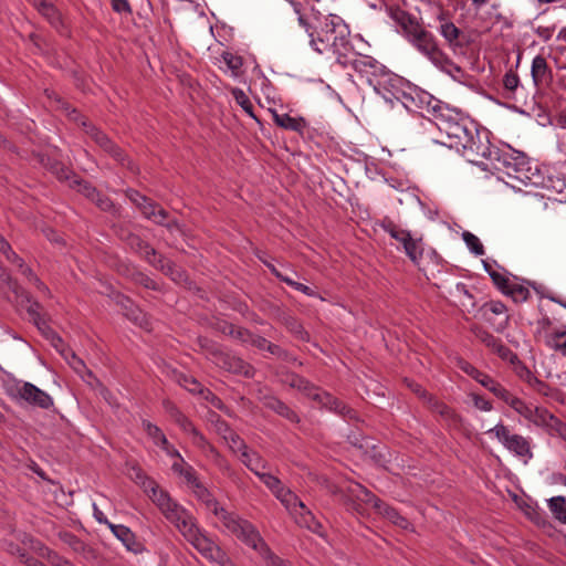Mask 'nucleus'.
Returning <instances> with one entry per match:
<instances>
[{"label": "nucleus", "mask_w": 566, "mask_h": 566, "mask_svg": "<svg viewBox=\"0 0 566 566\" xmlns=\"http://www.w3.org/2000/svg\"><path fill=\"white\" fill-rule=\"evenodd\" d=\"M193 489L198 500L203 502L206 506L211 510L216 516H218L223 526L239 539L244 535V533H251L252 524L249 521L239 517L234 513H230L226 509L221 507L218 501L212 497L208 489L205 488L201 482L195 485Z\"/></svg>", "instance_id": "20e7f679"}, {"label": "nucleus", "mask_w": 566, "mask_h": 566, "mask_svg": "<svg viewBox=\"0 0 566 566\" xmlns=\"http://www.w3.org/2000/svg\"><path fill=\"white\" fill-rule=\"evenodd\" d=\"M390 17L402 28L408 38L420 27L415 17L400 8L391 9Z\"/></svg>", "instance_id": "f704fd0d"}, {"label": "nucleus", "mask_w": 566, "mask_h": 566, "mask_svg": "<svg viewBox=\"0 0 566 566\" xmlns=\"http://www.w3.org/2000/svg\"><path fill=\"white\" fill-rule=\"evenodd\" d=\"M511 408H513L518 415L530 421L535 407L516 397L515 400L511 401Z\"/></svg>", "instance_id": "338daca9"}, {"label": "nucleus", "mask_w": 566, "mask_h": 566, "mask_svg": "<svg viewBox=\"0 0 566 566\" xmlns=\"http://www.w3.org/2000/svg\"><path fill=\"white\" fill-rule=\"evenodd\" d=\"M502 82L504 90L511 95L514 94V92L518 87L520 77L515 72L510 70L504 74Z\"/></svg>", "instance_id": "774afa93"}, {"label": "nucleus", "mask_w": 566, "mask_h": 566, "mask_svg": "<svg viewBox=\"0 0 566 566\" xmlns=\"http://www.w3.org/2000/svg\"><path fill=\"white\" fill-rule=\"evenodd\" d=\"M57 537L61 542L70 546L74 553L82 555L85 559L96 558L95 551L72 532L60 531Z\"/></svg>", "instance_id": "cd10ccee"}, {"label": "nucleus", "mask_w": 566, "mask_h": 566, "mask_svg": "<svg viewBox=\"0 0 566 566\" xmlns=\"http://www.w3.org/2000/svg\"><path fill=\"white\" fill-rule=\"evenodd\" d=\"M402 86L403 78L386 67L373 88L384 97H387V94H390L398 98V94L402 92Z\"/></svg>", "instance_id": "aec40b11"}, {"label": "nucleus", "mask_w": 566, "mask_h": 566, "mask_svg": "<svg viewBox=\"0 0 566 566\" xmlns=\"http://www.w3.org/2000/svg\"><path fill=\"white\" fill-rule=\"evenodd\" d=\"M462 369L465 374H468L470 377H472L474 380H476L479 384H481L486 389H489L491 386L494 385L495 379H493L491 376L486 375L485 373L476 369L474 366H472L469 363H465V365L462 367Z\"/></svg>", "instance_id": "864d4df0"}, {"label": "nucleus", "mask_w": 566, "mask_h": 566, "mask_svg": "<svg viewBox=\"0 0 566 566\" xmlns=\"http://www.w3.org/2000/svg\"><path fill=\"white\" fill-rule=\"evenodd\" d=\"M241 461L256 476L260 478V475L262 473H264L262 470L265 469L266 462L256 452H252V453H250L249 451L242 452Z\"/></svg>", "instance_id": "a19ab883"}, {"label": "nucleus", "mask_w": 566, "mask_h": 566, "mask_svg": "<svg viewBox=\"0 0 566 566\" xmlns=\"http://www.w3.org/2000/svg\"><path fill=\"white\" fill-rule=\"evenodd\" d=\"M548 507L557 521L566 524V499L564 496L559 495L549 499Z\"/></svg>", "instance_id": "8fccbe9b"}, {"label": "nucleus", "mask_w": 566, "mask_h": 566, "mask_svg": "<svg viewBox=\"0 0 566 566\" xmlns=\"http://www.w3.org/2000/svg\"><path fill=\"white\" fill-rule=\"evenodd\" d=\"M298 15V23L305 29V31L308 33V36L311 38V34L314 33V36H316L317 30H318V22H316L315 18H319L315 13H312L311 15L303 14L302 10L300 11Z\"/></svg>", "instance_id": "680f3d73"}, {"label": "nucleus", "mask_w": 566, "mask_h": 566, "mask_svg": "<svg viewBox=\"0 0 566 566\" xmlns=\"http://www.w3.org/2000/svg\"><path fill=\"white\" fill-rule=\"evenodd\" d=\"M275 375L279 377V381L282 385H287L291 388L297 389L298 391L306 395L308 398L314 395L316 387L313 382L300 376L293 371H290L285 367L277 368Z\"/></svg>", "instance_id": "6ab92c4d"}, {"label": "nucleus", "mask_w": 566, "mask_h": 566, "mask_svg": "<svg viewBox=\"0 0 566 566\" xmlns=\"http://www.w3.org/2000/svg\"><path fill=\"white\" fill-rule=\"evenodd\" d=\"M462 239L473 254H475V255L484 254V247L476 235H474L473 233H471L469 231H464L462 233Z\"/></svg>", "instance_id": "e2e57ef3"}, {"label": "nucleus", "mask_w": 566, "mask_h": 566, "mask_svg": "<svg viewBox=\"0 0 566 566\" xmlns=\"http://www.w3.org/2000/svg\"><path fill=\"white\" fill-rule=\"evenodd\" d=\"M361 503L370 504L378 512L384 506L385 502L377 497L374 493L367 490L361 484H356L348 489V494L344 497V505L347 510L363 513Z\"/></svg>", "instance_id": "9d476101"}, {"label": "nucleus", "mask_w": 566, "mask_h": 566, "mask_svg": "<svg viewBox=\"0 0 566 566\" xmlns=\"http://www.w3.org/2000/svg\"><path fill=\"white\" fill-rule=\"evenodd\" d=\"M149 499L159 509L165 517L171 514L179 505L170 497L169 493L161 488L155 490L153 494H150Z\"/></svg>", "instance_id": "2f4dec72"}, {"label": "nucleus", "mask_w": 566, "mask_h": 566, "mask_svg": "<svg viewBox=\"0 0 566 566\" xmlns=\"http://www.w3.org/2000/svg\"><path fill=\"white\" fill-rule=\"evenodd\" d=\"M197 344L206 353L207 357L213 364L217 360V358L219 357V354H221L223 350L220 347V345H218L216 342H213L212 339L205 337V336H199L197 338Z\"/></svg>", "instance_id": "49530a36"}, {"label": "nucleus", "mask_w": 566, "mask_h": 566, "mask_svg": "<svg viewBox=\"0 0 566 566\" xmlns=\"http://www.w3.org/2000/svg\"><path fill=\"white\" fill-rule=\"evenodd\" d=\"M439 60L440 62L434 64L437 67L449 74L454 81L463 82L465 73L461 66L455 64L447 54H443Z\"/></svg>", "instance_id": "58836bf2"}, {"label": "nucleus", "mask_w": 566, "mask_h": 566, "mask_svg": "<svg viewBox=\"0 0 566 566\" xmlns=\"http://www.w3.org/2000/svg\"><path fill=\"white\" fill-rule=\"evenodd\" d=\"M440 33L454 51H457L458 48L462 49L465 45L467 41L464 33L450 21L441 23Z\"/></svg>", "instance_id": "c85d7f7f"}, {"label": "nucleus", "mask_w": 566, "mask_h": 566, "mask_svg": "<svg viewBox=\"0 0 566 566\" xmlns=\"http://www.w3.org/2000/svg\"><path fill=\"white\" fill-rule=\"evenodd\" d=\"M258 399L265 408L272 410L292 423H298L301 421L298 415L291 407L270 391L260 389Z\"/></svg>", "instance_id": "dca6fc26"}, {"label": "nucleus", "mask_w": 566, "mask_h": 566, "mask_svg": "<svg viewBox=\"0 0 566 566\" xmlns=\"http://www.w3.org/2000/svg\"><path fill=\"white\" fill-rule=\"evenodd\" d=\"M82 127L84 128L85 133L95 142V144L98 145L104 151L114 142L90 120H83Z\"/></svg>", "instance_id": "e433bc0d"}, {"label": "nucleus", "mask_w": 566, "mask_h": 566, "mask_svg": "<svg viewBox=\"0 0 566 566\" xmlns=\"http://www.w3.org/2000/svg\"><path fill=\"white\" fill-rule=\"evenodd\" d=\"M38 11L61 34L66 32V27L57 8L46 0H33Z\"/></svg>", "instance_id": "a878e982"}, {"label": "nucleus", "mask_w": 566, "mask_h": 566, "mask_svg": "<svg viewBox=\"0 0 566 566\" xmlns=\"http://www.w3.org/2000/svg\"><path fill=\"white\" fill-rule=\"evenodd\" d=\"M428 113L431 115L432 123L440 133L446 134L450 148L460 151V145L468 143L469 134L473 133L474 123L470 120L461 111L450 107L439 99L429 95L427 103Z\"/></svg>", "instance_id": "f03ea898"}, {"label": "nucleus", "mask_w": 566, "mask_h": 566, "mask_svg": "<svg viewBox=\"0 0 566 566\" xmlns=\"http://www.w3.org/2000/svg\"><path fill=\"white\" fill-rule=\"evenodd\" d=\"M276 499L280 500V502L286 507V510L292 515L295 511H297V509H304V503L290 489L285 488L284 491Z\"/></svg>", "instance_id": "de8ad7c7"}, {"label": "nucleus", "mask_w": 566, "mask_h": 566, "mask_svg": "<svg viewBox=\"0 0 566 566\" xmlns=\"http://www.w3.org/2000/svg\"><path fill=\"white\" fill-rule=\"evenodd\" d=\"M504 294L511 296L515 303L526 302L531 296L527 287L515 283H510L509 289L504 291Z\"/></svg>", "instance_id": "4d7b16f0"}, {"label": "nucleus", "mask_w": 566, "mask_h": 566, "mask_svg": "<svg viewBox=\"0 0 566 566\" xmlns=\"http://www.w3.org/2000/svg\"><path fill=\"white\" fill-rule=\"evenodd\" d=\"M557 420L558 418L555 417L547 409L542 407H535L533 410L532 418L530 419V422L534 423L537 427L544 428L548 433H551Z\"/></svg>", "instance_id": "c9c22d12"}, {"label": "nucleus", "mask_w": 566, "mask_h": 566, "mask_svg": "<svg viewBox=\"0 0 566 566\" xmlns=\"http://www.w3.org/2000/svg\"><path fill=\"white\" fill-rule=\"evenodd\" d=\"M530 386L539 395L547 397L556 402L564 403L566 394L559 388L552 387L537 377H530Z\"/></svg>", "instance_id": "c756f323"}, {"label": "nucleus", "mask_w": 566, "mask_h": 566, "mask_svg": "<svg viewBox=\"0 0 566 566\" xmlns=\"http://www.w3.org/2000/svg\"><path fill=\"white\" fill-rule=\"evenodd\" d=\"M105 153L108 154L114 160L120 164L123 167H126L130 171L136 170V166L133 160L127 156L124 149H122L115 142L112 143Z\"/></svg>", "instance_id": "c03bdc74"}, {"label": "nucleus", "mask_w": 566, "mask_h": 566, "mask_svg": "<svg viewBox=\"0 0 566 566\" xmlns=\"http://www.w3.org/2000/svg\"><path fill=\"white\" fill-rule=\"evenodd\" d=\"M67 182L70 188L76 190L88 200L91 197L96 196L97 188L93 186L92 182L81 178L75 172L72 174Z\"/></svg>", "instance_id": "4c0bfd02"}, {"label": "nucleus", "mask_w": 566, "mask_h": 566, "mask_svg": "<svg viewBox=\"0 0 566 566\" xmlns=\"http://www.w3.org/2000/svg\"><path fill=\"white\" fill-rule=\"evenodd\" d=\"M488 390H490L495 397L504 401L511 407V401L515 400L516 396H514L511 391H509L504 386H502L499 381H494V385L491 386Z\"/></svg>", "instance_id": "69168bd1"}, {"label": "nucleus", "mask_w": 566, "mask_h": 566, "mask_svg": "<svg viewBox=\"0 0 566 566\" xmlns=\"http://www.w3.org/2000/svg\"><path fill=\"white\" fill-rule=\"evenodd\" d=\"M493 153L496 155L491 164L494 170L504 174L518 185L536 184L534 181L536 174L531 167L530 158L524 153L514 149H499Z\"/></svg>", "instance_id": "7ed1b4c3"}, {"label": "nucleus", "mask_w": 566, "mask_h": 566, "mask_svg": "<svg viewBox=\"0 0 566 566\" xmlns=\"http://www.w3.org/2000/svg\"><path fill=\"white\" fill-rule=\"evenodd\" d=\"M222 60L227 64L228 69L231 71L233 76H239L241 72V67L243 66V59L240 55L233 54L231 52H223Z\"/></svg>", "instance_id": "13d9d810"}, {"label": "nucleus", "mask_w": 566, "mask_h": 566, "mask_svg": "<svg viewBox=\"0 0 566 566\" xmlns=\"http://www.w3.org/2000/svg\"><path fill=\"white\" fill-rule=\"evenodd\" d=\"M142 424L147 436L153 440V442L156 446L160 447L161 449L168 446L169 441L158 426L151 423L148 420H143Z\"/></svg>", "instance_id": "a18cd8bd"}, {"label": "nucleus", "mask_w": 566, "mask_h": 566, "mask_svg": "<svg viewBox=\"0 0 566 566\" xmlns=\"http://www.w3.org/2000/svg\"><path fill=\"white\" fill-rule=\"evenodd\" d=\"M115 233L120 241L126 243L133 252L139 254L144 260H149L148 255L155 254V249L138 234L130 231L129 228L118 226L115 228Z\"/></svg>", "instance_id": "a211bd4d"}, {"label": "nucleus", "mask_w": 566, "mask_h": 566, "mask_svg": "<svg viewBox=\"0 0 566 566\" xmlns=\"http://www.w3.org/2000/svg\"><path fill=\"white\" fill-rule=\"evenodd\" d=\"M295 522L301 526L310 530L313 533L321 534L322 531V524L317 518L314 516V514L306 507L304 504V509H297L293 513Z\"/></svg>", "instance_id": "72a5a7b5"}, {"label": "nucleus", "mask_w": 566, "mask_h": 566, "mask_svg": "<svg viewBox=\"0 0 566 566\" xmlns=\"http://www.w3.org/2000/svg\"><path fill=\"white\" fill-rule=\"evenodd\" d=\"M33 156L42 167L51 171L60 181H67L74 172L56 157H53L49 154L34 153Z\"/></svg>", "instance_id": "5701e85b"}, {"label": "nucleus", "mask_w": 566, "mask_h": 566, "mask_svg": "<svg viewBox=\"0 0 566 566\" xmlns=\"http://www.w3.org/2000/svg\"><path fill=\"white\" fill-rule=\"evenodd\" d=\"M315 20L318 22V30L316 36L314 33L311 34L313 49L318 53L332 50L337 55V62L347 66L348 53L353 50L348 25L336 14H328L323 19L315 18Z\"/></svg>", "instance_id": "f257e3e1"}, {"label": "nucleus", "mask_w": 566, "mask_h": 566, "mask_svg": "<svg viewBox=\"0 0 566 566\" xmlns=\"http://www.w3.org/2000/svg\"><path fill=\"white\" fill-rule=\"evenodd\" d=\"M105 153L108 154L114 160L120 164L123 167H126L130 171L136 170V166L133 160L127 156L124 149H122L115 142L112 143Z\"/></svg>", "instance_id": "37998d69"}, {"label": "nucleus", "mask_w": 566, "mask_h": 566, "mask_svg": "<svg viewBox=\"0 0 566 566\" xmlns=\"http://www.w3.org/2000/svg\"><path fill=\"white\" fill-rule=\"evenodd\" d=\"M493 150H499V148L491 145L488 132H480L475 126L473 133L468 136V143L463 142L460 145L462 155L472 163H476L479 159H488L492 163L496 156Z\"/></svg>", "instance_id": "423d86ee"}, {"label": "nucleus", "mask_w": 566, "mask_h": 566, "mask_svg": "<svg viewBox=\"0 0 566 566\" xmlns=\"http://www.w3.org/2000/svg\"><path fill=\"white\" fill-rule=\"evenodd\" d=\"M279 322L283 324L287 328V331L300 340H310V334L304 329L303 325L295 316L283 311L279 314Z\"/></svg>", "instance_id": "473e14b6"}, {"label": "nucleus", "mask_w": 566, "mask_h": 566, "mask_svg": "<svg viewBox=\"0 0 566 566\" xmlns=\"http://www.w3.org/2000/svg\"><path fill=\"white\" fill-rule=\"evenodd\" d=\"M189 543L207 559L218 566H235L227 553L201 530Z\"/></svg>", "instance_id": "0eeeda50"}, {"label": "nucleus", "mask_w": 566, "mask_h": 566, "mask_svg": "<svg viewBox=\"0 0 566 566\" xmlns=\"http://www.w3.org/2000/svg\"><path fill=\"white\" fill-rule=\"evenodd\" d=\"M377 224L402 245L406 255L413 264H419L424 251L421 237L413 238L410 231L401 229L389 217L382 218Z\"/></svg>", "instance_id": "39448f33"}, {"label": "nucleus", "mask_w": 566, "mask_h": 566, "mask_svg": "<svg viewBox=\"0 0 566 566\" xmlns=\"http://www.w3.org/2000/svg\"><path fill=\"white\" fill-rule=\"evenodd\" d=\"M231 95L233 96L234 101L242 107V109L254 120L258 123H261L260 119L255 116L253 112V105L250 101V98L247 96V94L243 92V90L239 87H233L231 90Z\"/></svg>", "instance_id": "3c124183"}, {"label": "nucleus", "mask_w": 566, "mask_h": 566, "mask_svg": "<svg viewBox=\"0 0 566 566\" xmlns=\"http://www.w3.org/2000/svg\"><path fill=\"white\" fill-rule=\"evenodd\" d=\"M12 397L41 409H50L54 405L52 397L48 392L31 382H23L22 386L17 388V394L12 395Z\"/></svg>", "instance_id": "ddd939ff"}, {"label": "nucleus", "mask_w": 566, "mask_h": 566, "mask_svg": "<svg viewBox=\"0 0 566 566\" xmlns=\"http://www.w3.org/2000/svg\"><path fill=\"white\" fill-rule=\"evenodd\" d=\"M240 539L259 552L260 556L265 560L266 566H292L287 560L282 559L270 549L253 525L251 526V533H244Z\"/></svg>", "instance_id": "9b49d317"}, {"label": "nucleus", "mask_w": 566, "mask_h": 566, "mask_svg": "<svg viewBox=\"0 0 566 566\" xmlns=\"http://www.w3.org/2000/svg\"><path fill=\"white\" fill-rule=\"evenodd\" d=\"M274 123L284 129L293 130L303 134L307 124L303 117H292L289 114H279L276 111L271 109Z\"/></svg>", "instance_id": "7c9ffc66"}, {"label": "nucleus", "mask_w": 566, "mask_h": 566, "mask_svg": "<svg viewBox=\"0 0 566 566\" xmlns=\"http://www.w3.org/2000/svg\"><path fill=\"white\" fill-rule=\"evenodd\" d=\"M120 273L136 285L156 292H164V285L161 283L153 280L150 276L135 266L124 265L123 270H120Z\"/></svg>", "instance_id": "b1692460"}, {"label": "nucleus", "mask_w": 566, "mask_h": 566, "mask_svg": "<svg viewBox=\"0 0 566 566\" xmlns=\"http://www.w3.org/2000/svg\"><path fill=\"white\" fill-rule=\"evenodd\" d=\"M42 306L38 301H33L27 307V314L29 319L33 322V324L40 329L41 323H48L43 315L41 314Z\"/></svg>", "instance_id": "0e129e2a"}, {"label": "nucleus", "mask_w": 566, "mask_h": 566, "mask_svg": "<svg viewBox=\"0 0 566 566\" xmlns=\"http://www.w3.org/2000/svg\"><path fill=\"white\" fill-rule=\"evenodd\" d=\"M259 479L273 492L276 497H279L285 489L280 479L268 472L262 473Z\"/></svg>", "instance_id": "052dcab7"}, {"label": "nucleus", "mask_w": 566, "mask_h": 566, "mask_svg": "<svg viewBox=\"0 0 566 566\" xmlns=\"http://www.w3.org/2000/svg\"><path fill=\"white\" fill-rule=\"evenodd\" d=\"M545 344L566 357V332H555L545 338Z\"/></svg>", "instance_id": "5fc2aeb1"}, {"label": "nucleus", "mask_w": 566, "mask_h": 566, "mask_svg": "<svg viewBox=\"0 0 566 566\" xmlns=\"http://www.w3.org/2000/svg\"><path fill=\"white\" fill-rule=\"evenodd\" d=\"M39 331L60 354L67 347L62 337L48 323H41Z\"/></svg>", "instance_id": "09e8293b"}, {"label": "nucleus", "mask_w": 566, "mask_h": 566, "mask_svg": "<svg viewBox=\"0 0 566 566\" xmlns=\"http://www.w3.org/2000/svg\"><path fill=\"white\" fill-rule=\"evenodd\" d=\"M158 271L177 284H186L189 280L187 272L172 261L166 262L165 265H158Z\"/></svg>", "instance_id": "ea45409f"}, {"label": "nucleus", "mask_w": 566, "mask_h": 566, "mask_svg": "<svg viewBox=\"0 0 566 566\" xmlns=\"http://www.w3.org/2000/svg\"><path fill=\"white\" fill-rule=\"evenodd\" d=\"M109 530L124 544L127 551L139 554L145 549L143 543L137 539L135 533L129 527L122 524H109Z\"/></svg>", "instance_id": "393cba45"}, {"label": "nucleus", "mask_w": 566, "mask_h": 566, "mask_svg": "<svg viewBox=\"0 0 566 566\" xmlns=\"http://www.w3.org/2000/svg\"><path fill=\"white\" fill-rule=\"evenodd\" d=\"M378 513L401 528L406 530L409 526L408 520L403 517L396 509L389 506L387 503L384 504V506L381 507V510L378 511Z\"/></svg>", "instance_id": "603ef678"}, {"label": "nucleus", "mask_w": 566, "mask_h": 566, "mask_svg": "<svg viewBox=\"0 0 566 566\" xmlns=\"http://www.w3.org/2000/svg\"><path fill=\"white\" fill-rule=\"evenodd\" d=\"M311 399L319 402L323 407L345 418L353 419L356 417V411L354 409L344 403L342 400L333 397L331 394L321 390L318 387H316V390L314 391V395H312Z\"/></svg>", "instance_id": "412c9836"}, {"label": "nucleus", "mask_w": 566, "mask_h": 566, "mask_svg": "<svg viewBox=\"0 0 566 566\" xmlns=\"http://www.w3.org/2000/svg\"><path fill=\"white\" fill-rule=\"evenodd\" d=\"M347 65H350L359 77L365 80L371 87L375 86L387 67L375 57L358 53L353 59H348Z\"/></svg>", "instance_id": "1a4fd4ad"}, {"label": "nucleus", "mask_w": 566, "mask_h": 566, "mask_svg": "<svg viewBox=\"0 0 566 566\" xmlns=\"http://www.w3.org/2000/svg\"><path fill=\"white\" fill-rule=\"evenodd\" d=\"M531 75L537 88L546 87L553 82V71L543 55H536L533 59Z\"/></svg>", "instance_id": "4be33fe9"}, {"label": "nucleus", "mask_w": 566, "mask_h": 566, "mask_svg": "<svg viewBox=\"0 0 566 566\" xmlns=\"http://www.w3.org/2000/svg\"><path fill=\"white\" fill-rule=\"evenodd\" d=\"M166 518L177 527L188 542L201 531L193 515L181 505H178Z\"/></svg>", "instance_id": "2eb2a0df"}, {"label": "nucleus", "mask_w": 566, "mask_h": 566, "mask_svg": "<svg viewBox=\"0 0 566 566\" xmlns=\"http://www.w3.org/2000/svg\"><path fill=\"white\" fill-rule=\"evenodd\" d=\"M90 201L95 203V206L104 212H111L114 214L117 212V208L112 199L98 189L96 190V196L91 197Z\"/></svg>", "instance_id": "6e6d98bb"}, {"label": "nucleus", "mask_w": 566, "mask_h": 566, "mask_svg": "<svg viewBox=\"0 0 566 566\" xmlns=\"http://www.w3.org/2000/svg\"><path fill=\"white\" fill-rule=\"evenodd\" d=\"M41 551V556L44 557L52 566H75L71 560L61 556L55 551L48 547H42Z\"/></svg>", "instance_id": "bf43d9fd"}, {"label": "nucleus", "mask_w": 566, "mask_h": 566, "mask_svg": "<svg viewBox=\"0 0 566 566\" xmlns=\"http://www.w3.org/2000/svg\"><path fill=\"white\" fill-rule=\"evenodd\" d=\"M65 361L71 366V368L78 375H93V373L86 367L83 359L76 356V354L70 348L66 347L65 350H63L60 354Z\"/></svg>", "instance_id": "79ce46f5"}, {"label": "nucleus", "mask_w": 566, "mask_h": 566, "mask_svg": "<svg viewBox=\"0 0 566 566\" xmlns=\"http://www.w3.org/2000/svg\"><path fill=\"white\" fill-rule=\"evenodd\" d=\"M486 433L494 437L511 452L518 457H532L530 442L521 434L512 433L509 427L502 422L490 429Z\"/></svg>", "instance_id": "6e6552de"}, {"label": "nucleus", "mask_w": 566, "mask_h": 566, "mask_svg": "<svg viewBox=\"0 0 566 566\" xmlns=\"http://www.w3.org/2000/svg\"><path fill=\"white\" fill-rule=\"evenodd\" d=\"M409 41L433 64L440 62L439 59L444 54L438 46L433 34L421 25L409 36Z\"/></svg>", "instance_id": "f8f14e48"}, {"label": "nucleus", "mask_w": 566, "mask_h": 566, "mask_svg": "<svg viewBox=\"0 0 566 566\" xmlns=\"http://www.w3.org/2000/svg\"><path fill=\"white\" fill-rule=\"evenodd\" d=\"M471 332L474 336L483 343L489 349L495 353L503 360H509L512 364L517 360V355L514 354L502 340L481 326L474 325L471 327Z\"/></svg>", "instance_id": "4468645a"}, {"label": "nucleus", "mask_w": 566, "mask_h": 566, "mask_svg": "<svg viewBox=\"0 0 566 566\" xmlns=\"http://www.w3.org/2000/svg\"><path fill=\"white\" fill-rule=\"evenodd\" d=\"M117 303L120 304L124 311V315L129 321H132L134 324L143 328H149V318L137 305L134 304V302L129 297L125 295H118Z\"/></svg>", "instance_id": "bb28decb"}, {"label": "nucleus", "mask_w": 566, "mask_h": 566, "mask_svg": "<svg viewBox=\"0 0 566 566\" xmlns=\"http://www.w3.org/2000/svg\"><path fill=\"white\" fill-rule=\"evenodd\" d=\"M214 364L229 373L242 375L247 378H253L255 375V369L251 364L224 350L219 354Z\"/></svg>", "instance_id": "f3484780"}]
</instances>
